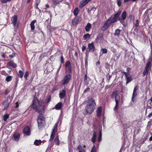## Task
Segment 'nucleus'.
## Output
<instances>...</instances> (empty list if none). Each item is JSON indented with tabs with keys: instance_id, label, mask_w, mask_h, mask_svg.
<instances>
[{
	"instance_id": "obj_52",
	"label": "nucleus",
	"mask_w": 152,
	"mask_h": 152,
	"mask_svg": "<svg viewBox=\"0 0 152 152\" xmlns=\"http://www.w3.org/2000/svg\"><path fill=\"white\" fill-rule=\"evenodd\" d=\"M64 60L63 57V56L62 55V56L61 57V63H64Z\"/></svg>"
},
{
	"instance_id": "obj_40",
	"label": "nucleus",
	"mask_w": 152,
	"mask_h": 152,
	"mask_svg": "<svg viewBox=\"0 0 152 152\" xmlns=\"http://www.w3.org/2000/svg\"><path fill=\"white\" fill-rule=\"evenodd\" d=\"M148 69L145 68V69L143 72V75H147L148 74Z\"/></svg>"
},
{
	"instance_id": "obj_22",
	"label": "nucleus",
	"mask_w": 152,
	"mask_h": 152,
	"mask_svg": "<svg viewBox=\"0 0 152 152\" xmlns=\"http://www.w3.org/2000/svg\"><path fill=\"white\" fill-rule=\"evenodd\" d=\"M14 140L16 141H18L20 138V134H14L13 136Z\"/></svg>"
},
{
	"instance_id": "obj_57",
	"label": "nucleus",
	"mask_w": 152,
	"mask_h": 152,
	"mask_svg": "<svg viewBox=\"0 0 152 152\" xmlns=\"http://www.w3.org/2000/svg\"><path fill=\"white\" fill-rule=\"evenodd\" d=\"M151 125V121H149L148 123L147 124V127H148V126H150Z\"/></svg>"
},
{
	"instance_id": "obj_20",
	"label": "nucleus",
	"mask_w": 152,
	"mask_h": 152,
	"mask_svg": "<svg viewBox=\"0 0 152 152\" xmlns=\"http://www.w3.org/2000/svg\"><path fill=\"white\" fill-rule=\"evenodd\" d=\"M36 22V20H34L32 21L30 23V26L31 31H33L35 28L34 24Z\"/></svg>"
},
{
	"instance_id": "obj_15",
	"label": "nucleus",
	"mask_w": 152,
	"mask_h": 152,
	"mask_svg": "<svg viewBox=\"0 0 152 152\" xmlns=\"http://www.w3.org/2000/svg\"><path fill=\"white\" fill-rule=\"evenodd\" d=\"M66 94V91L65 90H63L61 92H60L59 94L60 98L61 99H63L65 96Z\"/></svg>"
},
{
	"instance_id": "obj_48",
	"label": "nucleus",
	"mask_w": 152,
	"mask_h": 152,
	"mask_svg": "<svg viewBox=\"0 0 152 152\" xmlns=\"http://www.w3.org/2000/svg\"><path fill=\"white\" fill-rule=\"evenodd\" d=\"M117 4L118 6L119 7H120L121 6V1L120 0H117Z\"/></svg>"
},
{
	"instance_id": "obj_10",
	"label": "nucleus",
	"mask_w": 152,
	"mask_h": 152,
	"mask_svg": "<svg viewBox=\"0 0 152 152\" xmlns=\"http://www.w3.org/2000/svg\"><path fill=\"white\" fill-rule=\"evenodd\" d=\"M88 49L89 52H94L95 49L94 43L93 42L91 43H89L88 45Z\"/></svg>"
},
{
	"instance_id": "obj_41",
	"label": "nucleus",
	"mask_w": 152,
	"mask_h": 152,
	"mask_svg": "<svg viewBox=\"0 0 152 152\" xmlns=\"http://www.w3.org/2000/svg\"><path fill=\"white\" fill-rule=\"evenodd\" d=\"M101 51L102 52L103 54H105L107 53V50L106 48H101Z\"/></svg>"
},
{
	"instance_id": "obj_33",
	"label": "nucleus",
	"mask_w": 152,
	"mask_h": 152,
	"mask_svg": "<svg viewBox=\"0 0 152 152\" xmlns=\"http://www.w3.org/2000/svg\"><path fill=\"white\" fill-rule=\"evenodd\" d=\"M151 62L150 61H148L147 63L145 68L149 69L151 67Z\"/></svg>"
},
{
	"instance_id": "obj_14",
	"label": "nucleus",
	"mask_w": 152,
	"mask_h": 152,
	"mask_svg": "<svg viewBox=\"0 0 152 152\" xmlns=\"http://www.w3.org/2000/svg\"><path fill=\"white\" fill-rule=\"evenodd\" d=\"M126 84H127L131 82L132 80V78L131 76L129 74L127 76H126Z\"/></svg>"
},
{
	"instance_id": "obj_13",
	"label": "nucleus",
	"mask_w": 152,
	"mask_h": 152,
	"mask_svg": "<svg viewBox=\"0 0 152 152\" xmlns=\"http://www.w3.org/2000/svg\"><path fill=\"white\" fill-rule=\"evenodd\" d=\"M96 10V8L94 7H90L88 9V12L90 15L93 14Z\"/></svg>"
},
{
	"instance_id": "obj_2",
	"label": "nucleus",
	"mask_w": 152,
	"mask_h": 152,
	"mask_svg": "<svg viewBox=\"0 0 152 152\" xmlns=\"http://www.w3.org/2000/svg\"><path fill=\"white\" fill-rule=\"evenodd\" d=\"M96 106L95 100L93 98L89 99L86 106V114H90L94 110Z\"/></svg>"
},
{
	"instance_id": "obj_9",
	"label": "nucleus",
	"mask_w": 152,
	"mask_h": 152,
	"mask_svg": "<svg viewBox=\"0 0 152 152\" xmlns=\"http://www.w3.org/2000/svg\"><path fill=\"white\" fill-rule=\"evenodd\" d=\"M108 21L109 20H107L104 23V26L102 27L101 29L103 31H106L110 26V24L108 23Z\"/></svg>"
},
{
	"instance_id": "obj_35",
	"label": "nucleus",
	"mask_w": 152,
	"mask_h": 152,
	"mask_svg": "<svg viewBox=\"0 0 152 152\" xmlns=\"http://www.w3.org/2000/svg\"><path fill=\"white\" fill-rule=\"evenodd\" d=\"M55 134H51L50 139L49 140V142H52L53 141V139L55 137Z\"/></svg>"
},
{
	"instance_id": "obj_31",
	"label": "nucleus",
	"mask_w": 152,
	"mask_h": 152,
	"mask_svg": "<svg viewBox=\"0 0 152 152\" xmlns=\"http://www.w3.org/2000/svg\"><path fill=\"white\" fill-rule=\"evenodd\" d=\"M79 10L78 8H76L73 11V14L74 15L77 16L78 14Z\"/></svg>"
},
{
	"instance_id": "obj_45",
	"label": "nucleus",
	"mask_w": 152,
	"mask_h": 152,
	"mask_svg": "<svg viewBox=\"0 0 152 152\" xmlns=\"http://www.w3.org/2000/svg\"><path fill=\"white\" fill-rule=\"evenodd\" d=\"M59 2V1L58 0H53V3L55 5H56L57 4H58Z\"/></svg>"
},
{
	"instance_id": "obj_12",
	"label": "nucleus",
	"mask_w": 152,
	"mask_h": 152,
	"mask_svg": "<svg viewBox=\"0 0 152 152\" xmlns=\"http://www.w3.org/2000/svg\"><path fill=\"white\" fill-rule=\"evenodd\" d=\"M92 0H83L80 3V7L81 8L84 6L86 5L87 4L88 2L91 1Z\"/></svg>"
},
{
	"instance_id": "obj_39",
	"label": "nucleus",
	"mask_w": 152,
	"mask_h": 152,
	"mask_svg": "<svg viewBox=\"0 0 152 152\" xmlns=\"http://www.w3.org/2000/svg\"><path fill=\"white\" fill-rule=\"evenodd\" d=\"M90 35L87 33L83 36V38L84 39V40H86V39L90 38Z\"/></svg>"
},
{
	"instance_id": "obj_47",
	"label": "nucleus",
	"mask_w": 152,
	"mask_h": 152,
	"mask_svg": "<svg viewBox=\"0 0 152 152\" xmlns=\"http://www.w3.org/2000/svg\"><path fill=\"white\" fill-rule=\"evenodd\" d=\"M111 77V76L108 73L106 77L107 79L109 81L110 80Z\"/></svg>"
},
{
	"instance_id": "obj_27",
	"label": "nucleus",
	"mask_w": 152,
	"mask_h": 152,
	"mask_svg": "<svg viewBox=\"0 0 152 152\" xmlns=\"http://www.w3.org/2000/svg\"><path fill=\"white\" fill-rule=\"evenodd\" d=\"M91 24L89 23H87V25L85 27V30L87 32H88L89 31L90 28H91Z\"/></svg>"
},
{
	"instance_id": "obj_3",
	"label": "nucleus",
	"mask_w": 152,
	"mask_h": 152,
	"mask_svg": "<svg viewBox=\"0 0 152 152\" xmlns=\"http://www.w3.org/2000/svg\"><path fill=\"white\" fill-rule=\"evenodd\" d=\"M118 91H114L111 96V98H114L115 102V105L114 108V110H116L118 109V104L120 101V97L118 94Z\"/></svg>"
},
{
	"instance_id": "obj_19",
	"label": "nucleus",
	"mask_w": 152,
	"mask_h": 152,
	"mask_svg": "<svg viewBox=\"0 0 152 152\" xmlns=\"http://www.w3.org/2000/svg\"><path fill=\"white\" fill-rule=\"evenodd\" d=\"M23 133H30L31 132V129L28 126H26L23 129Z\"/></svg>"
},
{
	"instance_id": "obj_37",
	"label": "nucleus",
	"mask_w": 152,
	"mask_h": 152,
	"mask_svg": "<svg viewBox=\"0 0 152 152\" xmlns=\"http://www.w3.org/2000/svg\"><path fill=\"white\" fill-rule=\"evenodd\" d=\"M12 77L11 76H7L6 79V80L7 82L10 81L12 79Z\"/></svg>"
},
{
	"instance_id": "obj_50",
	"label": "nucleus",
	"mask_w": 152,
	"mask_h": 152,
	"mask_svg": "<svg viewBox=\"0 0 152 152\" xmlns=\"http://www.w3.org/2000/svg\"><path fill=\"white\" fill-rule=\"evenodd\" d=\"M139 25V21L138 20H137L136 21V22L135 24V26L136 27H137Z\"/></svg>"
},
{
	"instance_id": "obj_63",
	"label": "nucleus",
	"mask_w": 152,
	"mask_h": 152,
	"mask_svg": "<svg viewBox=\"0 0 152 152\" xmlns=\"http://www.w3.org/2000/svg\"><path fill=\"white\" fill-rule=\"evenodd\" d=\"M151 48V55H152V45L151 43L150 44Z\"/></svg>"
},
{
	"instance_id": "obj_24",
	"label": "nucleus",
	"mask_w": 152,
	"mask_h": 152,
	"mask_svg": "<svg viewBox=\"0 0 152 152\" xmlns=\"http://www.w3.org/2000/svg\"><path fill=\"white\" fill-rule=\"evenodd\" d=\"M121 10H119L118 12L115 14L114 15V17L117 20L119 18V16L121 14Z\"/></svg>"
},
{
	"instance_id": "obj_23",
	"label": "nucleus",
	"mask_w": 152,
	"mask_h": 152,
	"mask_svg": "<svg viewBox=\"0 0 152 152\" xmlns=\"http://www.w3.org/2000/svg\"><path fill=\"white\" fill-rule=\"evenodd\" d=\"M62 105V103L61 102H59L56 104L55 106V108L56 110H59L61 108Z\"/></svg>"
},
{
	"instance_id": "obj_18",
	"label": "nucleus",
	"mask_w": 152,
	"mask_h": 152,
	"mask_svg": "<svg viewBox=\"0 0 152 152\" xmlns=\"http://www.w3.org/2000/svg\"><path fill=\"white\" fill-rule=\"evenodd\" d=\"M54 141L55 142V144L56 145H59L60 141L59 139V136L58 134L56 135L54 140Z\"/></svg>"
},
{
	"instance_id": "obj_38",
	"label": "nucleus",
	"mask_w": 152,
	"mask_h": 152,
	"mask_svg": "<svg viewBox=\"0 0 152 152\" xmlns=\"http://www.w3.org/2000/svg\"><path fill=\"white\" fill-rule=\"evenodd\" d=\"M24 73L21 70L19 71L18 76L20 78H22L23 75Z\"/></svg>"
},
{
	"instance_id": "obj_1",
	"label": "nucleus",
	"mask_w": 152,
	"mask_h": 152,
	"mask_svg": "<svg viewBox=\"0 0 152 152\" xmlns=\"http://www.w3.org/2000/svg\"><path fill=\"white\" fill-rule=\"evenodd\" d=\"M32 105V107L34 110L39 113L38 116L37 121L38 123V127L39 128H42L45 126V118L43 115L45 112V109L44 107H42V110H40L38 109L37 106H34Z\"/></svg>"
},
{
	"instance_id": "obj_42",
	"label": "nucleus",
	"mask_w": 152,
	"mask_h": 152,
	"mask_svg": "<svg viewBox=\"0 0 152 152\" xmlns=\"http://www.w3.org/2000/svg\"><path fill=\"white\" fill-rule=\"evenodd\" d=\"M9 115L8 114L5 115L3 117V119L4 121H6L7 119L9 118Z\"/></svg>"
},
{
	"instance_id": "obj_49",
	"label": "nucleus",
	"mask_w": 152,
	"mask_h": 152,
	"mask_svg": "<svg viewBox=\"0 0 152 152\" xmlns=\"http://www.w3.org/2000/svg\"><path fill=\"white\" fill-rule=\"evenodd\" d=\"M28 72L27 71L25 73V75H24V77L25 78H26L28 76Z\"/></svg>"
},
{
	"instance_id": "obj_5",
	"label": "nucleus",
	"mask_w": 152,
	"mask_h": 152,
	"mask_svg": "<svg viewBox=\"0 0 152 152\" xmlns=\"http://www.w3.org/2000/svg\"><path fill=\"white\" fill-rule=\"evenodd\" d=\"M44 102L43 101H39L37 98L34 96V99L33 101L32 105H35L37 106L41 105L42 106V104H44Z\"/></svg>"
},
{
	"instance_id": "obj_29",
	"label": "nucleus",
	"mask_w": 152,
	"mask_h": 152,
	"mask_svg": "<svg viewBox=\"0 0 152 152\" xmlns=\"http://www.w3.org/2000/svg\"><path fill=\"white\" fill-rule=\"evenodd\" d=\"M77 149L79 150V152H86V150L80 145L78 146Z\"/></svg>"
},
{
	"instance_id": "obj_55",
	"label": "nucleus",
	"mask_w": 152,
	"mask_h": 152,
	"mask_svg": "<svg viewBox=\"0 0 152 152\" xmlns=\"http://www.w3.org/2000/svg\"><path fill=\"white\" fill-rule=\"evenodd\" d=\"M86 47L85 46L83 45L82 47V50L83 51H84L86 49Z\"/></svg>"
},
{
	"instance_id": "obj_58",
	"label": "nucleus",
	"mask_w": 152,
	"mask_h": 152,
	"mask_svg": "<svg viewBox=\"0 0 152 152\" xmlns=\"http://www.w3.org/2000/svg\"><path fill=\"white\" fill-rule=\"evenodd\" d=\"M152 116V112L150 113L148 115V117L149 118H150Z\"/></svg>"
},
{
	"instance_id": "obj_46",
	"label": "nucleus",
	"mask_w": 152,
	"mask_h": 152,
	"mask_svg": "<svg viewBox=\"0 0 152 152\" xmlns=\"http://www.w3.org/2000/svg\"><path fill=\"white\" fill-rule=\"evenodd\" d=\"M102 134H99V135L98 138V141L99 142H100L102 139Z\"/></svg>"
},
{
	"instance_id": "obj_25",
	"label": "nucleus",
	"mask_w": 152,
	"mask_h": 152,
	"mask_svg": "<svg viewBox=\"0 0 152 152\" xmlns=\"http://www.w3.org/2000/svg\"><path fill=\"white\" fill-rule=\"evenodd\" d=\"M3 105L4 107V109H6L8 107L9 105V103L7 100H6L4 102Z\"/></svg>"
},
{
	"instance_id": "obj_51",
	"label": "nucleus",
	"mask_w": 152,
	"mask_h": 152,
	"mask_svg": "<svg viewBox=\"0 0 152 152\" xmlns=\"http://www.w3.org/2000/svg\"><path fill=\"white\" fill-rule=\"evenodd\" d=\"M11 0H1V2L3 3H5L7 1H10Z\"/></svg>"
},
{
	"instance_id": "obj_43",
	"label": "nucleus",
	"mask_w": 152,
	"mask_h": 152,
	"mask_svg": "<svg viewBox=\"0 0 152 152\" xmlns=\"http://www.w3.org/2000/svg\"><path fill=\"white\" fill-rule=\"evenodd\" d=\"M96 148L95 145H94L91 148L90 152H96Z\"/></svg>"
},
{
	"instance_id": "obj_28",
	"label": "nucleus",
	"mask_w": 152,
	"mask_h": 152,
	"mask_svg": "<svg viewBox=\"0 0 152 152\" xmlns=\"http://www.w3.org/2000/svg\"><path fill=\"white\" fill-rule=\"evenodd\" d=\"M78 21V20L77 18L76 17H75L72 20V23L73 25L75 26L77 25Z\"/></svg>"
},
{
	"instance_id": "obj_16",
	"label": "nucleus",
	"mask_w": 152,
	"mask_h": 152,
	"mask_svg": "<svg viewBox=\"0 0 152 152\" xmlns=\"http://www.w3.org/2000/svg\"><path fill=\"white\" fill-rule=\"evenodd\" d=\"M102 112V107H98L96 110V114L98 117H99L101 115Z\"/></svg>"
},
{
	"instance_id": "obj_4",
	"label": "nucleus",
	"mask_w": 152,
	"mask_h": 152,
	"mask_svg": "<svg viewBox=\"0 0 152 152\" xmlns=\"http://www.w3.org/2000/svg\"><path fill=\"white\" fill-rule=\"evenodd\" d=\"M71 78V75L70 74H68L66 75L61 81V84L64 86L67 84L70 80Z\"/></svg>"
},
{
	"instance_id": "obj_32",
	"label": "nucleus",
	"mask_w": 152,
	"mask_h": 152,
	"mask_svg": "<svg viewBox=\"0 0 152 152\" xmlns=\"http://www.w3.org/2000/svg\"><path fill=\"white\" fill-rule=\"evenodd\" d=\"M8 64L10 66H12L14 68H15L17 66L16 64L12 61L9 62Z\"/></svg>"
},
{
	"instance_id": "obj_44",
	"label": "nucleus",
	"mask_w": 152,
	"mask_h": 152,
	"mask_svg": "<svg viewBox=\"0 0 152 152\" xmlns=\"http://www.w3.org/2000/svg\"><path fill=\"white\" fill-rule=\"evenodd\" d=\"M51 100V97L50 95L47 96L46 101H47V103L49 102Z\"/></svg>"
},
{
	"instance_id": "obj_34",
	"label": "nucleus",
	"mask_w": 152,
	"mask_h": 152,
	"mask_svg": "<svg viewBox=\"0 0 152 152\" xmlns=\"http://www.w3.org/2000/svg\"><path fill=\"white\" fill-rule=\"evenodd\" d=\"M96 134H94L93 137L92 138V141L93 143H94L96 140Z\"/></svg>"
},
{
	"instance_id": "obj_11",
	"label": "nucleus",
	"mask_w": 152,
	"mask_h": 152,
	"mask_svg": "<svg viewBox=\"0 0 152 152\" xmlns=\"http://www.w3.org/2000/svg\"><path fill=\"white\" fill-rule=\"evenodd\" d=\"M148 137V134H146L143 138H142L139 140L137 144L138 145L143 144L145 142V140L147 139Z\"/></svg>"
},
{
	"instance_id": "obj_8",
	"label": "nucleus",
	"mask_w": 152,
	"mask_h": 152,
	"mask_svg": "<svg viewBox=\"0 0 152 152\" xmlns=\"http://www.w3.org/2000/svg\"><path fill=\"white\" fill-rule=\"evenodd\" d=\"M138 89L139 87L137 86H136L134 88L132 97V102H134V101L135 100V98L136 97V96L137 95V91H138Z\"/></svg>"
},
{
	"instance_id": "obj_26",
	"label": "nucleus",
	"mask_w": 152,
	"mask_h": 152,
	"mask_svg": "<svg viewBox=\"0 0 152 152\" xmlns=\"http://www.w3.org/2000/svg\"><path fill=\"white\" fill-rule=\"evenodd\" d=\"M58 123V122L56 123L54 126V128L53 129L52 132V133H55L57 132V126Z\"/></svg>"
},
{
	"instance_id": "obj_59",
	"label": "nucleus",
	"mask_w": 152,
	"mask_h": 152,
	"mask_svg": "<svg viewBox=\"0 0 152 152\" xmlns=\"http://www.w3.org/2000/svg\"><path fill=\"white\" fill-rule=\"evenodd\" d=\"M123 72L124 74L125 75V77L126 76H127V75H129V74L128 72Z\"/></svg>"
},
{
	"instance_id": "obj_21",
	"label": "nucleus",
	"mask_w": 152,
	"mask_h": 152,
	"mask_svg": "<svg viewBox=\"0 0 152 152\" xmlns=\"http://www.w3.org/2000/svg\"><path fill=\"white\" fill-rule=\"evenodd\" d=\"M17 15H15L13 17V20L12 23L13 24V25L15 27L16 24L17 23Z\"/></svg>"
},
{
	"instance_id": "obj_17",
	"label": "nucleus",
	"mask_w": 152,
	"mask_h": 152,
	"mask_svg": "<svg viewBox=\"0 0 152 152\" xmlns=\"http://www.w3.org/2000/svg\"><path fill=\"white\" fill-rule=\"evenodd\" d=\"M107 20H109L108 23L110 24L111 23H114L116 22L117 20L113 17V18H110L108 19Z\"/></svg>"
},
{
	"instance_id": "obj_56",
	"label": "nucleus",
	"mask_w": 152,
	"mask_h": 152,
	"mask_svg": "<svg viewBox=\"0 0 152 152\" xmlns=\"http://www.w3.org/2000/svg\"><path fill=\"white\" fill-rule=\"evenodd\" d=\"M85 66H87V63H88V60L87 59V58H86L85 60Z\"/></svg>"
},
{
	"instance_id": "obj_36",
	"label": "nucleus",
	"mask_w": 152,
	"mask_h": 152,
	"mask_svg": "<svg viewBox=\"0 0 152 152\" xmlns=\"http://www.w3.org/2000/svg\"><path fill=\"white\" fill-rule=\"evenodd\" d=\"M121 31V30L117 29H116L115 31V32L114 33V35L115 36H118L120 34V33Z\"/></svg>"
},
{
	"instance_id": "obj_54",
	"label": "nucleus",
	"mask_w": 152,
	"mask_h": 152,
	"mask_svg": "<svg viewBox=\"0 0 152 152\" xmlns=\"http://www.w3.org/2000/svg\"><path fill=\"white\" fill-rule=\"evenodd\" d=\"M87 75H85V77L84 79V82H85L86 81V80H87Z\"/></svg>"
},
{
	"instance_id": "obj_6",
	"label": "nucleus",
	"mask_w": 152,
	"mask_h": 152,
	"mask_svg": "<svg viewBox=\"0 0 152 152\" xmlns=\"http://www.w3.org/2000/svg\"><path fill=\"white\" fill-rule=\"evenodd\" d=\"M121 18H119L118 20L120 21V22L124 26L125 25L124 20L126 18V11H124L122 13L121 15Z\"/></svg>"
},
{
	"instance_id": "obj_62",
	"label": "nucleus",
	"mask_w": 152,
	"mask_h": 152,
	"mask_svg": "<svg viewBox=\"0 0 152 152\" xmlns=\"http://www.w3.org/2000/svg\"><path fill=\"white\" fill-rule=\"evenodd\" d=\"M1 56L3 58H5V54H4L3 53V54H2L1 55Z\"/></svg>"
},
{
	"instance_id": "obj_30",
	"label": "nucleus",
	"mask_w": 152,
	"mask_h": 152,
	"mask_svg": "<svg viewBox=\"0 0 152 152\" xmlns=\"http://www.w3.org/2000/svg\"><path fill=\"white\" fill-rule=\"evenodd\" d=\"M42 143V141L41 140H36L34 142V144L36 146H38L41 144Z\"/></svg>"
},
{
	"instance_id": "obj_53",
	"label": "nucleus",
	"mask_w": 152,
	"mask_h": 152,
	"mask_svg": "<svg viewBox=\"0 0 152 152\" xmlns=\"http://www.w3.org/2000/svg\"><path fill=\"white\" fill-rule=\"evenodd\" d=\"M90 89L89 88H86L84 91V92H87L88 91H90Z\"/></svg>"
},
{
	"instance_id": "obj_7",
	"label": "nucleus",
	"mask_w": 152,
	"mask_h": 152,
	"mask_svg": "<svg viewBox=\"0 0 152 152\" xmlns=\"http://www.w3.org/2000/svg\"><path fill=\"white\" fill-rule=\"evenodd\" d=\"M65 66L66 68V72L69 73H71L72 72V68L70 61H66L65 64Z\"/></svg>"
},
{
	"instance_id": "obj_64",
	"label": "nucleus",
	"mask_w": 152,
	"mask_h": 152,
	"mask_svg": "<svg viewBox=\"0 0 152 152\" xmlns=\"http://www.w3.org/2000/svg\"><path fill=\"white\" fill-rule=\"evenodd\" d=\"M151 136L149 138V140L150 141H152V134H151Z\"/></svg>"
},
{
	"instance_id": "obj_61",
	"label": "nucleus",
	"mask_w": 152,
	"mask_h": 152,
	"mask_svg": "<svg viewBox=\"0 0 152 152\" xmlns=\"http://www.w3.org/2000/svg\"><path fill=\"white\" fill-rule=\"evenodd\" d=\"M75 56L77 57V56H78V53L77 52V51H76L75 52Z\"/></svg>"
},
{
	"instance_id": "obj_60",
	"label": "nucleus",
	"mask_w": 152,
	"mask_h": 152,
	"mask_svg": "<svg viewBox=\"0 0 152 152\" xmlns=\"http://www.w3.org/2000/svg\"><path fill=\"white\" fill-rule=\"evenodd\" d=\"M3 133H7L8 132V130H6V129H5L4 130H3Z\"/></svg>"
}]
</instances>
